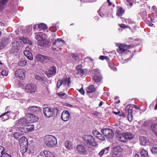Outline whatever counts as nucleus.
I'll return each mask as SVG.
<instances>
[{
    "instance_id": "f704fd0d",
    "label": "nucleus",
    "mask_w": 157,
    "mask_h": 157,
    "mask_svg": "<svg viewBox=\"0 0 157 157\" xmlns=\"http://www.w3.org/2000/svg\"><path fill=\"white\" fill-rule=\"evenodd\" d=\"M34 127L32 125H26L25 126L27 132L32 131L34 129Z\"/></svg>"
},
{
    "instance_id": "9d476101",
    "label": "nucleus",
    "mask_w": 157,
    "mask_h": 157,
    "mask_svg": "<svg viewBox=\"0 0 157 157\" xmlns=\"http://www.w3.org/2000/svg\"><path fill=\"white\" fill-rule=\"evenodd\" d=\"M12 48L11 49V53H14L15 52H17L19 49L20 47L21 44L20 42L14 41L12 42Z\"/></svg>"
},
{
    "instance_id": "0eeeda50",
    "label": "nucleus",
    "mask_w": 157,
    "mask_h": 157,
    "mask_svg": "<svg viewBox=\"0 0 157 157\" xmlns=\"http://www.w3.org/2000/svg\"><path fill=\"white\" fill-rule=\"evenodd\" d=\"M122 150V148L119 146L113 147L112 157H122L123 156L121 152Z\"/></svg>"
},
{
    "instance_id": "8fccbe9b",
    "label": "nucleus",
    "mask_w": 157,
    "mask_h": 157,
    "mask_svg": "<svg viewBox=\"0 0 157 157\" xmlns=\"http://www.w3.org/2000/svg\"><path fill=\"white\" fill-rule=\"evenodd\" d=\"M19 130L21 132H24V133H27L26 129V128H25V126L24 127H20L19 128Z\"/></svg>"
},
{
    "instance_id": "4468645a",
    "label": "nucleus",
    "mask_w": 157,
    "mask_h": 157,
    "mask_svg": "<svg viewBox=\"0 0 157 157\" xmlns=\"http://www.w3.org/2000/svg\"><path fill=\"white\" fill-rule=\"evenodd\" d=\"M56 72V68L55 67H52L49 68L48 70L46 72V74L48 77H51L55 75Z\"/></svg>"
},
{
    "instance_id": "4d7b16f0",
    "label": "nucleus",
    "mask_w": 157,
    "mask_h": 157,
    "mask_svg": "<svg viewBox=\"0 0 157 157\" xmlns=\"http://www.w3.org/2000/svg\"><path fill=\"white\" fill-rule=\"evenodd\" d=\"M100 133L98 132L95 131L93 132L94 135L97 138V136H99Z\"/></svg>"
},
{
    "instance_id": "864d4df0",
    "label": "nucleus",
    "mask_w": 157,
    "mask_h": 157,
    "mask_svg": "<svg viewBox=\"0 0 157 157\" xmlns=\"http://www.w3.org/2000/svg\"><path fill=\"white\" fill-rule=\"evenodd\" d=\"M105 153V149H103L99 153V155L100 156H101Z\"/></svg>"
},
{
    "instance_id": "f03ea898",
    "label": "nucleus",
    "mask_w": 157,
    "mask_h": 157,
    "mask_svg": "<svg viewBox=\"0 0 157 157\" xmlns=\"http://www.w3.org/2000/svg\"><path fill=\"white\" fill-rule=\"evenodd\" d=\"M86 145L89 148L92 146H95L97 143L95 142L94 138L90 135H85L83 137Z\"/></svg>"
},
{
    "instance_id": "f257e3e1",
    "label": "nucleus",
    "mask_w": 157,
    "mask_h": 157,
    "mask_svg": "<svg viewBox=\"0 0 157 157\" xmlns=\"http://www.w3.org/2000/svg\"><path fill=\"white\" fill-rule=\"evenodd\" d=\"M44 141V143L48 147H53L56 146L57 143L56 138L52 135L45 136Z\"/></svg>"
},
{
    "instance_id": "7ed1b4c3",
    "label": "nucleus",
    "mask_w": 157,
    "mask_h": 157,
    "mask_svg": "<svg viewBox=\"0 0 157 157\" xmlns=\"http://www.w3.org/2000/svg\"><path fill=\"white\" fill-rule=\"evenodd\" d=\"M58 109L57 108H50L46 107L43 109V112L45 116L47 118H49L56 113H57Z\"/></svg>"
},
{
    "instance_id": "39448f33",
    "label": "nucleus",
    "mask_w": 157,
    "mask_h": 157,
    "mask_svg": "<svg viewBox=\"0 0 157 157\" xmlns=\"http://www.w3.org/2000/svg\"><path fill=\"white\" fill-rule=\"evenodd\" d=\"M94 73L93 79L95 82L98 83L100 82L102 79V76L100 73V70L98 68L95 69L92 71Z\"/></svg>"
},
{
    "instance_id": "6e6d98bb",
    "label": "nucleus",
    "mask_w": 157,
    "mask_h": 157,
    "mask_svg": "<svg viewBox=\"0 0 157 157\" xmlns=\"http://www.w3.org/2000/svg\"><path fill=\"white\" fill-rule=\"evenodd\" d=\"M9 113L7 114V115L8 116L9 118H11V117H12V116H13L14 114V113H13L12 112L10 111H9Z\"/></svg>"
},
{
    "instance_id": "774afa93",
    "label": "nucleus",
    "mask_w": 157,
    "mask_h": 157,
    "mask_svg": "<svg viewBox=\"0 0 157 157\" xmlns=\"http://www.w3.org/2000/svg\"><path fill=\"white\" fill-rule=\"evenodd\" d=\"M120 27L121 28H127L128 27L127 26H125L124 24H122L120 25Z\"/></svg>"
},
{
    "instance_id": "5701e85b",
    "label": "nucleus",
    "mask_w": 157,
    "mask_h": 157,
    "mask_svg": "<svg viewBox=\"0 0 157 157\" xmlns=\"http://www.w3.org/2000/svg\"><path fill=\"white\" fill-rule=\"evenodd\" d=\"M44 36H45V34L41 32L37 33H35V38L38 40V41L41 40L42 39H44Z\"/></svg>"
},
{
    "instance_id": "473e14b6",
    "label": "nucleus",
    "mask_w": 157,
    "mask_h": 157,
    "mask_svg": "<svg viewBox=\"0 0 157 157\" xmlns=\"http://www.w3.org/2000/svg\"><path fill=\"white\" fill-rule=\"evenodd\" d=\"M9 111H7L0 116V118L2 117V121H5L9 118L7 114L9 113Z\"/></svg>"
},
{
    "instance_id": "a878e982",
    "label": "nucleus",
    "mask_w": 157,
    "mask_h": 157,
    "mask_svg": "<svg viewBox=\"0 0 157 157\" xmlns=\"http://www.w3.org/2000/svg\"><path fill=\"white\" fill-rule=\"evenodd\" d=\"M117 138L119 141L123 142H126L124 133L118 134L117 136Z\"/></svg>"
},
{
    "instance_id": "e433bc0d",
    "label": "nucleus",
    "mask_w": 157,
    "mask_h": 157,
    "mask_svg": "<svg viewBox=\"0 0 157 157\" xmlns=\"http://www.w3.org/2000/svg\"><path fill=\"white\" fill-rule=\"evenodd\" d=\"M26 61L24 59H21L18 63V65L20 66H24L26 64Z\"/></svg>"
},
{
    "instance_id": "dca6fc26",
    "label": "nucleus",
    "mask_w": 157,
    "mask_h": 157,
    "mask_svg": "<svg viewBox=\"0 0 157 157\" xmlns=\"http://www.w3.org/2000/svg\"><path fill=\"white\" fill-rule=\"evenodd\" d=\"M76 149L78 153L83 155L86 154V151L85 147L82 145H78L77 146Z\"/></svg>"
},
{
    "instance_id": "9b49d317",
    "label": "nucleus",
    "mask_w": 157,
    "mask_h": 157,
    "mask_svg": "<svg viewBox=\"0 0 157 157\" xmlns=\"http://www.w3.org/2000/svg\"><path fill=\"white\" fill-rule=\"evenodd\" d=\"M25 71L23 69H18L15 72V76L17 78L23 79L25 78Z\"/></svg>"
},
{
    "instance_id": "393cba45",
    "label": "nucleus",
    "mask_w": 157,
    "mask_h": 157,
    "mask_svg": "<svg viewBox=\"0 0 157 157\" xmlns=\"http://www.w3.org/2000/svg\"><path fill=\"white\" fill-rule=\"evenodd\" d=\"M38 44L41 46H46L48 44V42L46 40L44 39L37 42Z\"/></svg>"
},
{
    "instance_id": "69168bd1",
    "label": "nucleus",
    "mask_w": 157,
    "mask_h": 157,
    "mask_svg": "<svg viewBox=\"0 0 157 157\" xmlns=\"http://www.w3.org/2000/svg\"><path fill=\"white\" fill-rule=\"evenodd\" d=\"M152 9L155 12H157V9L156 6H153L152 7Z\"/></svg>"
},
{
    "instance_id": "72a5a7b5",
    "label": "nucleus",
    "mask_w": 157,
    "mask_h": 157,
    "mask_svg": "<svg viewBox=\"0 0 157 157\" xmlns=\"http://www.w3.org/2000/svg\"><path fill=\"white\" fill-rule=\"evenodd\" d=\"M151 129L155 135L157 136V124H152L151 126Z\"/></svg>"
},
{
    "instance_id": "4be33fe9",
    "label": "nucleus",
    "mask_w": 157,
    "mask_h": 157,
    "mask_svg": "<svg viewBox=\"0 0 157 157\" xmlns=\"http://www.w3.org/2000/svg\"><path fill=\"white\" fill-rule=\"evenodd\" d=\"M64 146L67 150H71L73 149V144L71 141L66 140L64 143Z\"/></svg>"
},
{
    "instance_id": "cd10ccee",
    "label": "nucleus",
    "mask_w": 157,
    "mask_h": 157,
    "mask_svg": "<svg viewBox=\"0 0 157 157\" xmlns=\"http://www.w3.org/2000/svg\"><path fill=\"white\" fill-rule=\"evenodd\" d=\"M141 144L143 146H145L146 145L147 142L148 140L144 136H140L139 138Z\"/></svg>"
},
{
    "instance_id": "09e8293b",
    "label": "nucleus",
    "mask_w": 157,
    "mask_h": 157,
    "mask_svg": "<svg viewBox=\"0 0 157 157\" xmlns=\"http://www.w3.org/2000/svg\"><path fill=\"white\" fill-rule=\"evenodd\" d=\"M127 2V5L128 6L129 5L130 6V8L132 6L134 3V1L133 0H126Z\"/></svg>"
},
{
    "instance_id": "e2e57ef3",
    "label": "nucleus",
    "mask_w": 157,
    "mask_h": 157,
    "mask_svg": "<svg viewBox=\"0 0 157 157\" xmlns=\"http://www.w3.org/2000/svg\"><path fill=\"white\" fill-rule=\"evenodd\" d=\"M105 58H107L106 56H100L99 58V59H101V60H104V59H105Z\"/></svg>"
},
{
    "instance_id": "680f3d73",
    "label": "nucleus",
    "mask_w": 157,
    "mask_h": 157,
    "mask_svg": "<svg viewBox=\"0 0 157 157\" xmlns=\"http://www.w3.org/2000/svg\"><path fill=\"white\" fill-rule=\"evenodd\" d=\"M79 91L82 94L84 95V91L82 88H81L79 90Z\"/></svg>"
},
{
    "instance_id": "a18cd8bd",
    "label": "nucleus",
    "mask_w": 157,
    "mask_h": 157,
    "mask_svg": "<svg viewBox=\"0 0 157 157\" xmlns=\"http://www.w3.org/2000/svg\"><path fill=\"white\" fill-rule=\"evenodd\" d=\"M109 66L110 68L113 71H116L117 70V68L114 66L113 64L112 63H109Z\"/></svg>"
},
{
    "instance_id": "49530a36",
    "label": "nucleus",
    "mask_w": 157,
    "mask_h": 157,
    "mask_svg": "<svg viewBox=\"0 0 157 157\" xmlns=\"http://www.w3.org/2000/svg\"><path fill=\"white\" fill-rule=\"evenodd\" d=\"M150 150L151 152L154 154H157V147H153L151 148Z\"/></svg>"
},
{
    "instance_id": "20e7f679",
    "label": "nucleus",
    "mask_w": 157,
    "mask_h": 157,
    "mask_svg": "<svg viewBox=\"0 0 157 157\" xmlns=\"http://www.w3.org/2000/svg\"><path fill=\"white\" fill-rule=\"evenodd\" d=\"M71 82L70 77L67 78L66 76L64 77L62 79H59L57 84L56 87L57 89H59L60 86L65 87L67 86L69 87Z\"/></svg>"
},
{
    "instance_id": "aec40b11",
    "label": "nucleus",
    "mask_w": 157,
    "mask_h": 157,
    "mask_svg": "<svg viewBox=\"0 0 157 157\" xmlns=\"http://www.w3.org/2000/svg\"><path fill=\"white\" fill-rule=\"evenodd\" d=\"M24 53L25 56L29 59L31 60H33L32 54L29 50L26 49L24 51Z\"/></svg>"
},
{
    "instance_id": "bb28decb",
    "label": "nucleus",
    "mask_w": 157,
    "mask_h": 157,
    "mask_svg": "<svg viewBox=\"0 0 157 157\" xmlns=\"http://www.w3.org/2000/svg\"><path fill=\"white\" fill-rule=\"evenodd\" d=\"M10 42L9 39L8 38L4 37L2 39L1 45L3 46H6Z\"/></svg>"
},
{
    "instance_id": "13d9d810",
    "label": "nucleus",
    "mask_w": 157,
    "mask_h": 157,
    "mask_svg": "<svg viewBox=\"0 0 157 157\" xmlns=\"http://www.w3.org/2000/svg\"><path fill=\"white\" fill-rule=\"evenodd\" d=\"M128 117H132V111L131 109H128Z\"/></svg>"
},
{
    "instance_id": "f3484780",
    "label": "nucleus",
    "mask_w": 157,
    "mask_h": 157,
    "mask_svg": "<svg viewBox=\"0 0 157 157\" xmlns=\"http://www.w3.org/2000/svg\"><path fill=\"white\" fill-rule=\"evenodd\" d=\"M53 46L56 45L57 47H59L62 46L65 43L64 40L61 39H57V40H53L52 41Z\"/></svg>"
},
{
    "instance_id": "de8ad7c7",
    "label": "nucleus",
    "mask_w": 157,
    "mask_h": 157,
    "mask_svg": "<svg viewBox=\"0 0 157 157\" xmlns=\"http://www.w3.org/2000/svg\"><path fill=\"white\" fill-rule=\"evenodd\" d=\"M35 78L36 80H39L40 82H42L44 80L43 78L42 77L37 75H35Z\"/></svg>"
},
{
    "instance_id": "2eb2a0df",
    "label": "nucleus",
    "mask_w": 157,
    "mask_h": 157,
    "mask_svg": "<svg viewBox=\"0 0 157 157\" xmlns=\"http://www.w3.org/2000/svg\"><path fill=\"white\" fill-rule=\"evenodd\" d=\"M61 119L65 121H68L70 119V113L67 110H64L62 113Z\"/></svg>"
},
{
    "instance_id": "603ef678",
    "label": "nucleus",
    "mask_w": 157,
    "mask_h": 157,
    "mask_svg": "<svg viewBox=\"0 0 157 157\" xmlns=\"http://www.w3.org/2000/svg\"><path fill=\"white\" fill-rule=\"evenodd\" d=\"M125 21L126 23H128L130 24H132L134 23V22L131 19H127Z\"/></svg>"
},
{
    "instance_id": "c03bdc74",
    "label": "nucleus",
    "mask_w": 157,
    "mask_h": 157,
    "mask_svg": "<svg viewBox=\"0 0 157 157\" xmlns=\"http://www.w3.org/2000/svg\"><path fill=\"white\" fill-rule=\"evenodd\" d=\"M5 151L4 147L0 145V157H2L4 154L6 152Z\"/></svg>"
},
{
    "instance_id": "1a4fd4ad",
    "label": "nucleus",
    "mask_w": 157,
    "mask_h": 157,
    "mask_svg": "<svg viewBox=\"0 0 157 157\" xmlns=\"http://www.w3.org/2000/svg\"><path fill=\"white\" fill-rule=\"evenodd\" d=\"M36 86L33 84L28 83L25 87V91L28 93H33L34 92L36 89Z\"/></svg>"
},
{
    "instance_id": "5fc2aeb1",
    "label": "nucleus",
    "mask_w": 157,
    "mask_h": 157,
    "mask_svg": "<svg viewBox=\"0 0 157 157\" xmlns=\"http://www.w3.org/2000/svg\"><path fill=\"white\" fill-rule=\"evenodd\" d=\"M97 138L99 140H105V138L102 136V135L100 133L99 136H97Z\"/></svg>"
},
{
    "instance_id": "ea45409f",
    "label": "nucleus",
    "mask_w": 157,
    "mask_h": 157,
    "mask_svg": "<svg viewBox=\"0 0 157 157\" xmlns=\"http://www.w3.org/2000/svg\"><path fill=\"white\" fill-rule=\"evenodd\" d=\"M22 135V134L19 132H16L13 134L14 138L17 140H19L20 137Z\"/></svg>"
},
{
    "instance_id": "a211bd4d",
    "label": "nucleus",
    "mask_w": 157,
    "mask_h": 157,
    "mask_svg": "<svg viewBox=\"0 0 157 157\" xmlns=\"http://www.w3.org/2000/svg\"><path fill=\"white\" fill-rule=\"evenodd\" d=\"M82 66L79 65L76 67V72L75 74L78 75L80 76H82L84 74V71L83 69H82Z\"/></svg>"
},
{
    "instance_id": "ddd939ff",
    "label": "nucleus",
    "mask_w": 157,
    "mask_h": 157,
    "mask_svg": "<svg viewBox=\"0 0 157 157\" xmlns=\"http://www.w3.org/2000/svg\"><path fill=\"white\" fill-rule=\"evenodd\" d=\"M41 111V109L39 106H30L29 107L28 109V112H29L32 113H34L36 114L40 113Z\"/></svg>"
},
{
    "instance_id": "79ce46f5",
    "label": "nucleus",
    "mask_w": 157,
    "mask_h": 157,
    "mask_svg": "<svg viewBox=\"0 0 157 157\" xmlns=\"http://www.w3.org/2000/svg\"><path fill=\"white\" fill-rule=\"evenodd\" d=\"M109 132L108 133L106 137L109 139H111L113 138L114 136V133L112 129H110L109 131Z\"/></svg>"
},
{
    "instance_id": "6ab92c4d",
    "label": "nucleus",
    "mask_w": 157,
    "mask_h": 157,
    "mask_svg": "<svg viewBox=\"0 0 157 157\" xmlns=\"http://www.w3.org/2000/svg\"><path fill=\"white\" fill-rule=\"evenodd\" d=\"M20 146H24L28 145V140L25 136H22L19 140Z\"/></svg>"
},
{
    "instance_id": "58836bf2",
    "label": "nucleus",
    "mask_w": 157,
    "mask_h": 157,
    "mask_svg": "<svg viewBox=\"0 0 157 157\" xmlns=\"http://www.w3.org/2000/svg\"><path fill=\"white\" fill-rule=\"evenodd\" d=\"M111 129L105 128L101 130V132L106 137L108 133H109V131Z\"/></svg>"
},
{
    "instance_id": "3c124183",
    "label": "nucleus",
    "mask_w": 157,
    "mask_h": 157,
    "mask_svg": "<svg viewBox=\"0 0 157 157\" xmlns=\"http://www.w3.org/2000/svg\"><path fill=\"white\" fill-rule=\"evenodd\" d=\"M19 39L21 40H21H22L23 42L25 44L28 43V40L26 38L21 37H19Z\"/></svg>"
},
{
    "instance_id": "0e129e2a",
    "label": "nucleus",
    "mask_w": 157,
    "mask_h": 157,
    "mask_svg": "<svg viewBox=\"0 0 157 157\" xmlns=\"http://www.w3.org/2000/svg\"><path fill=\"white\" fill-rule=\"evenodd\" d=\"M109 148L110 147H106L104 149H105V154L108 153V150Z\"/></svg>"
},
{
    "instance_id": "c756f323",
    "label": "nucleus",
    "mask_w": 157,
    "mask_h": 157,
    "mask_svg": "<svg viewBox=\"0 0 157 157\" xmlns=\"http://www.w3.org/2000/svg\"><path fill=\"white\" fill-rule=\"evenodd\" d=\"M96 90V89L94 85H91L86 88V90L87 93H91L95 91Z\"/></svg>"
},
{
    "instance_id": "7c9ffc66",
    "label": "nucleus",
    "mask_w": 157,
    "mask_h": 157,
    "mask_svg": "<svg viewBox=\"0 0 157 157\" xmlns=\"http://www.w3.org/2000/svg\"><path fill=\"white\" fill-rule=\"evenodd\" d=\"M124 12V10L122 7H119L117 10V16L118 17L121 16Z\"/></svg>"
},
{
    "instance_id": "4c0bfd02",
    "label": "nucleus",
    "mask_w": 157,
    "mask_h": 157,
    "mask_svg": "<svg viewBox=\"0 0 157 157\" xmlns=\"http://www.w3.org/2000/svg\"><path fill=\"white\" fill-rule=\"evenodd\" d=\"M38 28L39 29V30H41L43 29H46L47 27L46 25L44 23H41L38 25Z\"/></svg>"
},
{
    "instance_id": "b1692460",
    "label": "nucleus",
    "mask_w": 157,
    "mask_h": 157,
    "mask_svg": "<svg viewBox=\"0 0 157 157\" xmlns=\"http://www.w3.org/2000/svg\"><path fill=\"white\" fill-rule=\"evenodd\" d=\"M124 134L126 142L127 140L132 139L134 137L133 134L129 132L124 133Z\"/></svg>"
},
{
    "instance_id": "c85d7f7f",
    "label": "nucleus",
    "mask_w": 157,
    "mask_h": 157,
    "mask_svg": "<svg viewBox=\"0 0 157 157\" xmlns=\"http://www.w3.org/2000/svg\"><path fill=\"white\" fill-rule=\"evenodd\" d=\"M7 70V68L5 66L2 68H0V74L2 75V76H7L8 74Z\"/></svg>"
},
{
    "instance_id": "2f4dec72",
    "label": "nucleus",
    "mask_w": 157,
    "mask_h": 157,
    "mask_svg": "<svg viewBox=\"0 0 157 157\" xmlns=\"http://www.w3.org/2000/svg\"><path fill=\"white\" fill-rule=\"evenodd\" d=\"M29 122L28 121L27 118L26 119L24 118H22L20 119L18 122V124H26L28 123Z\"/></svg>"
},
{
    "instance_id": "c9c22d12",
    "label": "nucleus",
    "mask_w": 157,
    "mask_h": 157,
    "mask_svg": "<svg viewBox=\"0 0 157 157\" xmlns=\"http://www.w3.org/2000/svg\"><path fill=\"white\" fill-rule=\"evenodd\" d=\"M21 148V151L23 154L25 153L28 150V145L20 146Z\"/></svg>"
},
{
    "instance_id": "423d86ee",
    "label": "nucleus",
    "mask_w": 157,
    "mask_h": 157,
    "mask_svg": "<svg viewBox=\"0 0 157 157\" xmlns=\"http://www.w3.org/2000/svg\"><path fill=\"white\" fill-rule=\"evenodd\" d=\"M118 48L117 49V51L119 54H122L125 52H127L128 51V49L129 48L130 46L127 45L125 44H119L118 46Z\"/></svg>"
},
{
    "instance_id": "052dcab7",
    "label": "nucleus",
    "mask_w": 157,
    "mask_h": 157,
    "mask_svg": "<svg viewBox=\"0 0 157 157\" xmlns=\"http://www.w3.org/2000/svg\"><path fill=\"white\" fill-rule=\"evenodd\" d=\"M7 1V0H0V3L2 4H5Z\"/></svg>"
},
{
    "instance_id": "bf43d9fd",
    "label": "nucleus",
    "mask_w": 157,
    "mask_h": 157,
    "mask_svg": "<svg viewBox=\"0 0 157 157\" xmlns=\"http://www.w3.org/2000/svg\"><path fill=\"white\" fill-rule=\"evenodd\" d=\"M2 157H11V155L5 152L2 156Z\"/></svg>"
},
{
    "instance_id": "37998d69",
    "label": "nucleus",
    "mask_w": 157,
    "mask_h": 157,
    "mask_svg": "<svg viewBox=\"0 0 157 157\" xmlns=\"http://www.w3.org/2000/svg\"><path fill=\"white\" fill-rule=\"evenodd\" d=\"M57 95L59 97L63 99H65L67 98V96L65 93L60 92L57 93Z\"/></svg>"
},
{
    "instance_id": "412c9836",
    "label": "nucleus",
    "mask_w": 157,
    "mask_h": 157,
    "mask_svg": "<svg viewBox=\"0 0 157 157\" xmlns=\"http://www.w3.org/2000/svg\"><path fill=\"white\" fill-rule=\"evenodd\" d=\"M43 153L46 157H56V155L53 152L45 150L43 151Z\"/></svg>"
},
{
    "instance_id": "338daca9",
    "label": "nucleus",
    "mask_w": 157,
    "mask_h": 157,
    "mask_svg": "<svg viewBox=\"0 0 157 157\" xmlns=\"http://www.w3.org/2000/svg\"><path fill=\"white\" fill-rule=\"evenodd\" d=\"M5 66L3 64L1 61H0V69L1 68V67L2 68Z\"/></svg>"
},
{
    "instance_id": "a19ab883",
    "label": "nucleus",
    "mask_w": 157,
    "mask_h": 157,
    "mask_svg": "<svg viewBox=\"0 0 157 157\" xmlns=\"http://www.w3.org/2000/svg\"><path fill=\"white\" fill-rule=\"evenodd\" d=\"M142 157H148L147 152L144 149H143L140 152Z\"/></svg>"
},
{
    "instance_id": "f8f14e48",
    "label": "nucleus",
    "mask_w": 157,
    "mask_h": 157,
    "mask_svg": "<svg viewBox=\"0 0 157 157\" xmlns=\"http://www.w3.org/2000/svg\"><path fill=\"white\" fill-rule=\"evenodd\" d=\"M26 117L29 123H33L37 121L38 120V117L34 114H30L28 113L26 114Z\"/></svg>"
},
{
    "instance_id": "6e6552de",
    "label": "nucleus",
    "mask_w": 157,
    "mask_h": 157,
    "mask_svg": "<svg viewBox=\"0 0 157 157\" xmlns=\"http://www.w3.org/2000/svg\"><path fill=\"white\" fill-rule=\"evenodd\" d=\"M36 58L38 61L43 63H46L51 59V58L49 57L39 54H37Z\"/></svg>"
}]
</instances>
